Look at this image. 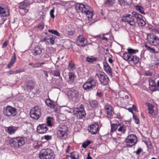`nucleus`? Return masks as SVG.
<instances>
[{
  "label": "nucleus",
  "mask_w": 159,
  "mask_h": 159,
  "mask_svg": "<svg viewBox=\"0 0 159 159\" xmlns=\"http://www.w3.org/2000/svg\"><path fill=\"white\" fill-rule=\"evenodd\" d=\"M103 69L110 76H112V74L111 69L106 61L103 62Z\"/></svg>",
  "instance_id": "f3484780"
},
{
  "label": "nucleus",
  "mask_w": 159,
  "mask_h": 159,
  "mask_svg": "<svg viewBox=\"0 0 159 159\" xmlns=\"http://www.w3.org/2000/svg\"><path fill=\"white\" fill-rule=\"evenodd\" d=\"M144 75L147 76H152V73L149 71H146Z\"/></svg>",
  "instance_id": "338daca9"
},
{
  "label": "nucleus",
  "mask_w": 159,
  "mask_h": 159,
  "mask_svg": "<svg viewBox=\"0 0 159 159\" xmlns=\"http://www.w3.org/2000/svg\"><path fill=\"white\" fill-rule=\"evenodd\" d=\"M149 86H155L156 85L155 80L152 78H150L148 80Z\"/></svg>",
  "instance_id": "79ce46f5"
},
{
  "label": "nucleus",
  "mask_w": 159,
  "mask_h": 159,
  "mask_svg": "<svg viewBox=\"0 0 159 159\" xmlns=\"http://www.w3.org/2000/svg\"><path fill=\"white\" fill-rule=\"evenodd\" d=\"M143 141L148 148H151L152 147V143L149 140H145L144 141Z\"/></svg>",
  "instance_id": "49530a36"
},
{
  "label": "nucleus",
  "mask_w": 159,
  "mask_h": 159,
  "mask_svg": "<svg viewBox=\"0 0 159 159\" xmlns=\"http://www.w3.org/2000/svg\"><path fill=\"white\" fill-rule=\"evenodd\" d=\"M115 2V0H106L104 4L106 7H110L113 6Z\"/></svg>",
  "instance_id": "c9c22d12"
},
{
  "label": "nucleus",
  "mask_w": 159,
  "mask_h": 159,
  "mask_svg": "<svg viewBox=\"0 0 159 159\" xmlns=\"http://www.w3.org/2000/svg\"><path fill=\"white\" fill-rule=\"evenodd\" d=\"M109 37L110 36L108 33L104 34L102 37V39L104 40L107 41L109 39Z\"/></svg>",
  "instance_id": "37998d69"
},
{
  "label": "nucleus",
  "mask_w": 159,
  "mask_h": 159,
  "mask_svg": "<svg viewBox=\"0 0 159 159\" xmlns=\"http://www.w3.org/2000/svg\"><path fill=\"white\" fill-rule=\"evenodd\" d=\"M79 154L76 152H72L70 154V155L66 156V159H78Z\"/></svg>",
  "instance_id": "4be33fe9"
},
{
  "label": "nucleus",
  "mask_w": 159,
  "mask_h": 159,
  "mask_svg": "<svg viewBox=\"0 0 159 159\" xmlns=\"http://www.w3.org/2000/svg\"><path fill=\"white\" fill-rule=\"evenodd\" d=\"M44 27V24L42 22L40 23L37 26V28L40 30H43Z\"/></svg>",
  "instance_id": "5fc2aeb1"
},
{
  "label": "nucleus",
  "mask_w": 159,
  "mask_h": 159,
  "mask_svg": "<svg viewBox=\"0 0 159 159\" xmlns=\"http://www.w3.org/2000/svg\"><path fill=\"white\" fill-rule=\"evenodd\" d=\"M48 32L57 36H60V34L57 30H49Z\"/></svg>",
  "instance_id": "a19ab883"
},
{
  "label": "nucleus",
  "mask_w": 159,
  "mask_h": 159,
  "mask_svg": "<svg viewBox=\"0 0 159 159\" xmlns=\"http://www.w3.org/2000/svg\"><path fill=\"white\" fill-rule=\"evenodd\" d=\"M48 130L47 125L45 124L39 125L37 128V132L39 134L45 133Z\"/></svg>",
  "instance_id": "2eb2a0df"
},
{
  "label": "nucleus",
  "mask_w": 159,
  "mask_h": 159,
  "mask_svg": "<svg viewBox=\"0 0 159 159\" xmlns=\"http://www.w3.org/2000/svg\"><path fill=\"white\" fill-rule=\"evenodd\" d=\"M104 109L107 114V118H110L112 112V107L109 105H106L104 107Z\"/></svg>",
  "instance_id": "412c9836"
},
{
  "label": "nucleus",
  "mask_w": 159,
  "mask_h": 159,
  "mask_svg": "<svg viewBox=\"0 0 159 159\" xmlns=\"http://www.w3.org/2000/svg\"><path fill=\"white\" fill-rule=\"evenodd\" d=\"M40 159H54L55 155L53 151L48 148L42 149L39 153Z\"/></svg>",
  "instance_id": "f03ea898"
},
{
  "label": "nucleus",
  "mask_w": 159,
  "mask_h": 159,
  "mask_svg": "<svg viewBox=\"0 0 159 159\" xmlns=\"http://www.w3.org/2000/svg\"><path fill=\"white\" fill-rule=\"evenodd\" d=\"M34 52H33V54L34 56H37L40 55L42 52V48H40L39 46H36L34 47Z\"/></svg>",
  "instance_id": "cd10ccee"
},
{
  "label": "nucleus",
  "mask_w": 159,
  "mask_h": 159,
  "mask_svg": "<svg viewBox=\"0 0 159 159\" xmlns=\"http://www.w3.org/2000/svg\"><path fill=\"white\" fill-rule=\"evenodd\" d=\"M132 14L136 19L137 23L140 26H143L145 25L146 23L142 15L135 11L132 12Z\"/></svg>",
  "instance_id": "9d476101"
},
{
  "label": "nucleus",
  "mask_w": 159,
  "mask_h": 159,
  "mask_svg": "<svg viewBox=\"0 0 159 159\" xmlns=\"http://www.w3.org/2000/svg\"><path fill=\"white\" fill-rule=\"evenodd\" d=\"M42 55L43 56L44 58H48L50 57L49 53L46 50L43 52Z\"/></svg>",
  "instance_id": "8fccbe9b"
},
{
  "label": "nucleus",
  "mask_w": 159,
  "mask_h": 159,
  "mask_svg": "<svg viewBox=\"0 0 159 159\" xmlns=\"http://www.w3.org/2000/svg\"><path fill=\"white\" fill-rule=\"evenodd\" d=\"M91 143L92 142L90 141H86L83 143L82 147L84 148H86V147Z\"/></svg>",
  "instance_id": "de8ad7c7"
},
{
  "label": "nucleus",
  "mask_w": 159,
  "mask_h": 159,
  "mask_svg": "<svg viewBox=\"0 0 159 159\" xmlns=\"http://www.w3.org/2000/svg\"><path fill=\"white\" fill-rule=\"evenodd\" d=\"M96 95L97 97H98L99 98L102 97L103 96V94L101 92H97Z\"/></svg>",
  "instance_id": "0e129e2a"
},
{
  "label": "nucleus",
  "mask_w": 159,
  "mask_h": 159,
  "mask_svg": "<svg viewBox=\"0 0 159 159\" xmlns=\"http://www.w3.org/2000/svg\"><path fill=\"white\" fill-rule=\"evenodd\" d=\"M45 102L48 106L50 107L52 109L53 108L55 112H57V106L53 101L50 99H46Z\"/></svg>",
  "instance_id": "dca6fc26"
},
{
  "label": "nucleus",
  "mask_w": 159,
  "mask_h": 159,
  "mask_svg": "<svg viewBox=\"0 0 159 159\" xmlns=\"http://www.w3.org/2000/svg\"><path fill=\"white\" fill-rule=\"evenodd\" d=\"M133 119L135 123L137 124L139 123V118L137 116L135 115L134 114L133 115Z\"/></svg>",
  "instance_id": "a18cd8bd"
},
{
  "label": "nucleus",
  "mask_w": 159,
  "mask_h": 159,
  "mask_svg": "<svg viewBox=\"0 0 159 159\" xmlns=\"http://www.w3.org/2000/svg\"><path fill=\"white\" fill-rule=\"evenodd\" d=\"M118 2L121 6H125L126 3L125 1L124 0H118Z\"/></svg>",
  "instance_id": "13d9d810"
},
{
  "label": "nucleus",
  "mask_w": 159,
  "mask_h": 159,
  "mask_svg": "<svg viewBox=\"0 0 159 159\" xmlns=\"http://www.w3.org/2000/svg\"><path fill=\"white\" fill-rule=\"evenodd\" d=\"M118 127L119 128H118V131L120 132L122 134H125L127 129L126 126L122 123L118 122Z\"/></svg>",
  "instance_id": "b1692460"
},
{
  "label": "nucleus",
  "mask_w": 159,
  "mask_h": 159,
  "mask_svg": "<svg viewBox=\"0 0 159 159\" xmlns=\"http://www.w3.org/2000/svg\"><path fill=\"white\" fill-rule=\"evenodd\" d=\"M40 67V62H37L34 63L32 66V67L34 68H39Z\"/></svg>",
  "instance_id": "bf43d9fd"
},
{
  "label": "nucleus",
  "mask_w": 159,
  "mask_h": 159,
  "mask_svg": "<svg viewBox=\"0 0 159 159\" xmlns=\"http://www.w3.org/2000/svg\"><path fill=\"white\" fill-rule=\"evenodd\" d=\"M85 39L82 35H80L77 40V44L80 47H84L85 46L86 43H84Z\"/></svg>",
  "instance_id": "aec40b11"
},
{
  "label": "nucleus",
  "mask_w": 159,
  "mask_h": 159,
  "mask_svg": "<svg viewBox=\"0 0 159 159\" xmlns=\"http://www.w3.org/2000/svg\"><path fill=\"white\" fill-rule=\"evenodd\" d=\"M38 0H24L25 3H26L28 6L33 4L34 2H36Z\"/></svg>",
  "instance_id": "c03bdc74"
},
{
  "label": "nucleus",
  "mask_w": 159,
  "mask_h": 159,
  "mask_svg": "<svg viewBox=\"0 0 159 159\" xmlns=\"http://www.w3.org/2000/svg\"><path fill=\"white\" fill-rule=\"evenodd\" d=\"M54 9H51L50 12V16L53 19L55 17V16L54 14Z\"/></svg>",
  "instance_id": "052dcab7"
},
{
  "label": "nucleus",
  "mask_w": 159,
  "mask_h": 159,
  "mask_svg": "<svg viewBox=\"0 0 159 159\" xmlns=\"http://www.w3.org/2000/svg\"><path fill=\"white\" fill-rule=\"evenodd\" d=\"M68 134L67 132L58 130L57 132V136L58 138L65 139L66 138Z\"/></svg>",
  "instance_id": "5701e85b"
},
{
  "label": "nucleus",
  "mask_w": 159,
  "mask_h": 159,
  "mask_svg": "<svg viewBox=\"0 0 159 159\" xmlns=\"http://www.w3.org/2000/svg\"><path fill=\"white\" fill-rule=\"evenodd\" d=\"M4 115L10 118L16 116L17 113V109L11 106H7L3 109Z\"/></svg>",
  "instance_id": "7ed1b4c3"
},
{
  "label": "nucleus",
  "mask_w": 159,
  "mask_h": 159,
  "mask_svg": "<svg viewBox=\"0 0 159 159\" xmlns=\"http://www.w3.org/2000/svg\"><path fill=\"white\" fill-rule=\"evenodd\" d=\"M126 93L124 91H122V92H120V94H125V96L124 97H122L121 98H125V99H127L129 98V96L125 94Z\"/></svg>",
  "instance_id": "e2e57ef3"
},
{
  "label": "nucleus",
  "mask_w": 159,
  "mask_h": 159,
  "mask_svg": "<svg viewBox=\"0 0 159 159\" xmlns=\"http://www.w3.org/2000/svg\"><path fill=\"white\" fill-rule=\"evenodd\" d=\"M53 75L54 76L60 77V72L59 69H56L53 71Z\"/></svg>",
  "instance_id": "09e8293b"
},
{
  "label": "nucleus",
  "mask_w": 159,
  "mask_h": 159,
  "mask_svg": "<svg viewBox=\"0 0 159 159\" xmlns=\"http://www.w3.org/2000/svg\"><path fill=\"white\" fill-rule=\"evenodd\" d=\"M67 68L69 70L73 71L75 69V66L73 61L71 60L69 62Z\"/></svg>",
  "instance_id": "e433bc0d"
},
{
  "label": "nucleus",
  "mask_w": 159,
  "mask_h": 159,
  "mask_svg": "<svg viewBox=\"0 0 159 159\" xmlns=\"http://www.w3.org/2000/svg\"><path fill=\"white\" fill-rule=\"evenodd\" d=\"M88 130L91 134H96L99 130V125L98 123L95 122L91 125Z\"/></svg>",
  "instance_id": "4468645a"
},
{
  "label": "nucleus",
  "mask_w": 159,
  "mask_h": 159,
  "mask_svg": "<svg viewBox=\"0 0 159 159\" xmlns=\"http://www.w3.org/2000/svg\"><path fill=\"white\" fill-rule=\"evenodd\" d=\"M142 151V150L141 148H139L136 152H135L137 155H139Z\"/></svg>",
  "instance_id": "69168bd1"
},
{
  "label": "nucleus",
  "mask_w": 159,
  "mask_h": 159,
  "mask_svg": "<svg viewBox=\"0 0 159 159\" xmlns=\"http://www.w3.org/2000/svg\"><path fill=\"white\" fill-rule=\"evenodd\" d=\"M30 114L33 119L38 120L41 116V110L38 106H35L30 111Z\"/></svg>",
  "instance_id": "6e6552de"
},
{
  "label": "nucleus",
  "mask_w": 159,
  "mask_h": 159,
  "mask_svg": "<svg viewBox=\"0 0 159 159\" xmlns=\"http://www.w3.org/2000/svg\"><path fill=\"white\" fill-rule=\"evenodd\" d=\"M118 127V123L115 124L113 123L111 124V132H113L117 130Z\"/></svg>",
  "instance_id": "58836bf2"
},
{
  "label": "nucleus",
  "mask_w": 159,
  "mask_h": 159,
  "mask_svg": "<svg viewBox=\"0 0 159 159\" xmlns=\"http://www.w3.org/2000/svg\"><path fill=\"white\" fill-rule=\"evenodd\" d=\"M75 32V30L74 28L68 30L67 31V34L70 36L73 35Z\"/></svg>",
  "instance_id": "603ef678"
},
{
  "label": "nucleus",
  "mask_w": 159,
  "mask_h": 159,
  "mask_svg": "<svg viewBox=\"0 0 159 159\" xmlns=\"http://www.w3.org/2000/svg\"><path fill=\"white\" fill-rule=\"evenodd\" d=\"M26 88L28 90H31L34 88V84L31 80H28L26 83Z\"/></svg>",
  "instance_id": "7c9ffc66"
},
{
  "label": "nucleus",
  "mask_w": 159,
  "mask_h": 159,
  "mask_svg": "<svg viewBox=\"0 0 159 159\" xmlns=\"http://www.w3.org/2000/svg\"><path fill=\"white\" fill-rule=\"evenodd\" d=\"M125 61H132L134 65L137 64L139 60V58L136 55H133L131 57L124 59Z\"/></svg>",
  "instance_id": "a211bd4d"
},
{
  "label": "nucleus",
  "mask_w": 159,
  "mask_h": 159,
  "mask_svg": "<svg viewBox=\"0 0 159 159\" xmlns=\"http://www.w3.org/2000/svg\"><path fill=\"white\" fill-rule=\"evenodd\" d=\"M75 8L78 12H81L86 15L87 18L89 25H91L97 21L93 18L94 14L92 8L89 6L81 3L76 4Z\"/></svg>",
  "instance_id": "f257e3e1"
},
{
  "label": "nucleus",
  "mask_w": 159,
  "mask_h": 159,
  "mask_svg": "<svg viewBox=\"0 0 159 159\" xmlns=\"http://www.w3.org/2000/svg\"><path fill=\"white\" fill-rule=\"evenodd\" d=\"M97 81L93 78H89L83 85L84 89L89 91L92 90L96 86Z\"/></svg>",
  "instance_id": "20e7f679"
},
{
  "label": "nucleus",
  "mask_w": 159,
  "mask_h": 159,
  "mask_svg": "<svg viewBox=\"0 0 159 159\" xmlns=\"http://www.w3.org/2000/svg\"><path fill=\"white\" fill-rule=\"evenodd\" d=\"M125 139H137V137L135 135L131 134L129 135Z\"/></svg>",
  "instance_id": "864d4df0"
},
{
  "label": "nucleus",
  "mask_w": 159,
  "mask_h": 159,
  "mask_svg": "<svg viewBox=\"0 0 159 159\" xmlns=\"http://www.w3.org/2000/svg\"><path fill=\"white\" fill-rule=\"evenodd\" d=\"M52 35H50L49 36H47L45 37L44 39H43V41H47L48 42V40L49 41Z\"/></svg>",
  "instance_id": "774afa93"
},
{
  "label": "nucleus",
  "mask_w": 159,
  "mask_h": 159,
  "mask_svg": "<svg viewBox=\"0 0 159 159\" xmlns=\"http://www.w3.org/2000/svg\"><path fill=\"white\" fill-rule=\"evenodd\" d=\"M146 105L148 106V110L149 113L152 114L154 112V107L151 104L149 103H146Z\"/></svg>",
  "instance_id": "f704fd0d"
},
{
  "label": "nucleus",
  "mask_w": 159,
  "mask_h": 159,
  "mask_svg": "<svg viewBox=\"0 0 159 159\" xmlns=\"http://www.w3.org/2000/svg\"><path fill=\"white\" fill-rule=\"evenodd\" d=\"M49 39V42L52 44H53L54 43V39L55 38H53V36L52 35H51V37Z\"/></svg>",
  "instance_id": "680f3d73"
},
{
  "label": "nucleus",
  "mask_w": 159,
  "mask_h": 159,
  "mask_svg": "<svg viewBox=\"0 0 159 159\" xmlns=\"http://www.w3.org/2000/svg\"><path fill=\"white\" fill-rule=\"evenodd\" d=\"M134 140H125L124 143H125L126 147L128 148H131L135 145L137 142V140L134 142Z\"/></svg>",
  "instance_id": "a878e982"
},
{
  "label": "nucleus",
  "mask_w": 159,
  "mask_h": 159,
  "mask_svg": "<svg viewBox=\"0 0 159 159\" xmlns=\"http://www.w3.org/2000/svg\"><path fill=\"white\" fill-rule=\"evenodd\" d=\"M79 92L74 89H71L68 92V96L71 98L72 100L76 101L79 97Z\"/></svg>",
  "instance_id": "9b49d317"
},
{
  "label": "nucleus",
  "mask_w": 159,
  "mask_h": 159,
  "mask_svg": "<svg viewBox=\"0 0 159 159\" xmlns=\"http://www.w3.org/2000/svg\"><path fill=\"white\" fill-rule=\"evenodd\" d=\"M127 52H125L123 54V58L124 59L129 58V57H131V56L133 55V54H135L139 52L138 49L134 50L130 48H127Z\"/></svg>",
  "instance_id": "ddd939ff"
},
{
  "label": "nucleus",
  "mask_w": 159,
  "mask_h": 159,
  "mask_svg": "<svg viewBox=\"0 0 159 159\" xmlns=\"http://www.w3.org/2000/svg\"><path fill=\"white\" fill-rule=\"evenodd\" d=\"M68 76L71 82H74L75 77V73L72 72L70 71L68 73Z\"/></svg>",
  "instance_id": "ea45409f"
},
{
  "label": "nucleus",
  "mask_w": 159,
  "mask_h": 159,
  "mask_svg": "<svg viewBox=\"0 0 159 159\" xmlns=\"http://www.w3.org/2000/svg\"><path fill=\"white\" fill-rule=\"evenodd\" d=\"M88 102L90 107L93 108L96 107L98 105V102L95 100L89 99L88 101Z\"/></svg>",
  "instance_id": "473e14b6"
},
{
  "label": "nucleus",
  "mask_w": 159,
  "mask_h": 159,
  "mask_svg": "<svg viewBox=\"0 0 159 159\" xmlns=\"http://www.w3.org/2000/svg\"><path fill=\"white\" fill-rule=\"evenodd\" d=\"M73 113L79 119L84 118L86 115L84 109H78V107H75L73 109Z\"/></svg>",
  "instance_id": "1a4fd4ad"
},
{
  "label": "nucleus",
  "mask_w": 159,
  "mask_h": 159,
  "mask_svg": "<svg viewBox=\"0 0 159 159\" xmlns=\"http://www.w3.org/2000/svg\"><path fill=\"white\" fill-rule=\"evenodd\" d=\"M51 118V117H48L47 118V126H51L52 125L51 121L50 119Z\"/></svg>",
  "instance_id": "6e6d98bb"
},
{
  "label": "nucleus",
  "mask_w": 159,
  "mask_h": 159,
  "mask_svg": "<svg viewBox=\"0 0 159 159\" xmlns=\"http://www.w3.org/2000/svg\"><path fill=\"white\" fill-rule=\"evenodd\" d=\"M16 55L15 53L14 52L9 63L7 65V67L8 68H11L13 66L16 60Z\"/></svg>",
  "instance_id": "bb28decb"
},
{
  "label": "nucleus",
  "mask_w": 159,
  "mask_h": 159,
  "mask_svg": "<svg viewBox=\"0 0 159 159\" xmlns=\"http://www.w3.org/2000/svg\"><path fill=\"white\" fill-rule=\"evenodd\" d=\"M18 129L16 127L11 126L7 127V132L9 134H14Z\"/></svg>",
  "instance_id": "c85d7f7f"
},
{
  "label": "nucleus",
  "mask_w": 159,
  "mask_h": 159,
  "mask_svg": "<svg viewBox=\"0 0 159 159\" xmlns=\"http://www.w3.org/2000/svg\"><path fill=\"white\" fill-rule=\"evenodd\" d=\"M147 39L151 45L156 46L159 44V38L153 34H148Z\"/></svg>",
  "instance_id": "0eeeda50"
},
{
  "label": "nucleus",
  "mask_w": 159,
  "mask_h": 159,
  "mask_svg": "<svg viewBox=\"0 0 159 159\" xmlns=\"http://www.w3.org/2000/svg\"><path fill=\"white\" fill-rule=\"evenodd\" d=\"M34 144H36V145L34 146V147L36 148H38L40 146L42 145V143L41 141H38L36 140L35 141Z\"/></svg>",
  "instance_id": "3c124183"
},
{
  "label": "nucleus",
  "mask_w": 159,
  "mask_h": 159,
  "mask_svg": "<svg viewBox=\"0 0 159 159\" xmlns=\"http://www.w3.org/2000/svg\"><path fill=\"white\" fill-rule=\"evenodd\" d=\"M98 60V57H94L93 56L88 57L86 58V61L89 63H93Z\"/></svg>",
  "instance_id": "c756f323"
},
{
  "label": "nucleus",
  "mask_w": 159,
  "mask_h": 159,
  "mask_svg": "<svg viewBox=\"0 0 159 159\" xmlns=\"http://www.w3.org/2000/svg\"><path fill=\"white\" fill-rule=\"evenodd\" d=\"M28 6L25 3V1L20 3L18 6V8L20 10H24L25 14L27 13L28 11V9H26V8Z\"/></svg>",
  "instance_id": "393cba45"
},
{
  "label": "nucleus",
  "mask_w": 159,
  "mask_h": 159,
  "mask_svg": "<svg viewBox=\"0 0 159 159\" xmlns=\"http://www.w3.org/2000/svg\"><path fill=\"white\" fill-rule=\"evenodd\" d=\"M144 47L146 48V50H148L149 51L150 53L155 54V53H158V52L156 51L155 50V49L154 48H152L148 46L147 43H145L144 45Z\"/></svg>",
  "instance_id": "72a5a7b5"
},
{
  "label": "nucleus",
  "mask_w": 159,
  "mask_h": 159,
  "mask_svg": "<svg viewBox=\"0 0 159 159\" xmlns=\"http://www.w3.org/2000/svg\"><path fill=\"white\" fill-rule=\"evenodd\" d=\"M150 90L152 92H154L157 90V88L156 85L155 86H149Z\"/></svg>",
  "instance_id": "4d7b16f0"
},
{
  "label": "nucleus",
  "mask_w": 159,
  "mask_h": 159,
  "mask_svg": "<svg viewBox=\"0 0 159 159\" xmlns=\"http://www.w3.org/2000/svg\"><path fill=\"white\" fill-rule=\"evenodd\" d=\"M134 7L135 9L140 13L144 15L146 14V13L144 11V9L142 7L139 5H136Z\"/></svg>",
  "instance_id": "4c0bfd02"
},
{
  "label": "nucleus",
  "mask_w": 159,
  "mask_h": 159,
  "mask_svg": "<svg viewBox=\"0 0 159 159\" xmlns=\"http://www.w3.org/2000/svg\"><path fill=\"white\" fill-rule=\"evenodd\" d=\"M9 13V11L7 8L2 7L0 6V16H8L10 15Z\"/></svg>",
  "instance_id": "6ab92c4d"
},
{
  "label": "nucleus",
  "mask_w": 159,
  "mask_h": 159,
  "mask_svg": "<svg viewBox=\"0 0 159 159\" xmlns=\"http://www.w3.org/2000/svg\"><path fill=\"white\" fill-rule=\"evenodd\" d=\"M10 140L9 144L12 147H18L22 146L24 143V140Z\"/></svg>",
  "instance_id": "f8f14e48"
},
{
  "label": "nucleus",
  "mask_w": 159,
  "mask_h": 159,
  "mask_svg": "<svg viewBox=\"0 0 159 159\" xmlns=\"http://www.w3.org/2000/svg\"><path fill=\"white\" fill-rule=\"evenodd\" d=\"M134 18L133 15L127 14L122 16V20L123 21L127 22V24L131 26H135L136 24V22Z\"/></svg>",
  "instance_id": "423d86ee"
},
{
  "label": "nucleus",
  "mask_w": 159,
  "mask_h": 159,
  "mask_svg": "<svg viewBox=\"0 0 159 159\" xmlns=\"http://www.w3.org/2000/svg\"><path fill=\"white\" fill-rule=\"evenodd\" d=\"M58 130H61L67 132L68 130V128L66 125L64 123H61L58 127Z\"/></svg>",
  "instance_id": "2f4dec72"
},
{
  "label": "nucleus",
  "mask_w": 159,
  "mask_h": 159,
  "mask_svg": "<svg viewBox=\"0 0 159 159\" xmlns=\"http://www.w3.org/2000/svg\"><path fill=\"white\" fill-rule=\"evenodd\" d=\"M96 75L98 78L102 85H105L108 84L109 79L108 76L103 72H98L96 74Z\"/></svg>",
  "instance_id": "39448f33"
}]
</instances>
